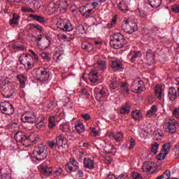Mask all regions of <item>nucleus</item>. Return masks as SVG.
Wrapping results in <instances>:
<instances>
[{"label":"nucleus","mask_w":179,"mask_h":179,"mask_svg":"<svg viewBox=\"0 0 179 179\" xmlns=\"http://www.w3.org/2000/svg\"><path fill=\"white\" fill-rule=\"evenodd\" d=\"M57 126V124H55V116H50L49 117V124H48V128L50 130L54 129L55 127Z\"/></svg>","instance_id":"obj_34"},{"label":"nucleus","mask_w":179,"mask_h":179,"mask_svg":"<svg viewBox=\"0 0 179 179\" xmlns=\"http://www.w3.org/2000/svg\"><path fill=\"white\" fill-rule=\"evenodd\" d=\"M171 10L174 12V13H179V6L177 4L172 6Z\"/></svg>","instance_id":"obj_56"},{"label":"nucleus","mask_w":179,"mask_h":179,"mask_svg":"<svg viewBox=\"0 0 179 179\" xmlns=\"http://www.w3.org/2000/svg\"><path fill=\"white\" fill-rule=\"evenodd\" d=\"M129 113H131V103L127 102L121 107L120 113L126 115L127 114H129Z\"/></svg>","instance_id":"obj_23"},{"label":"nucleus","mask_w":179,"mask_h":179,"mask_svg":"<svg viewBox=\"0 0 179 179\" xmlns=\"http://www.w3.org/2000/svg\"><path fill=\"white\" fill-rule=\"evenodd\" d=\"M30 53L32 54V57H33V59L34 61H37V59H38V56L37 55V54H36V52H34V51L31 50H29Z\"/></svg>","instance_id":"obj_60"},{"label":"nucleus","mask_w":179,"mask_h":179,"mask_svg":"<svg viewBox=\"0 0 179 179\" xmlns=\"http://www.w3.org/2000/svg\"><path fill=\"white\" fill-rule=\"evenodd\" d=\"M109 138L110 139H115L116 142H120L122 139L124 138V133L122 131L118 132H111L109 134Z\"/></svg>","instance_id":"obj_20"},{"label":"nucleus","mask_w":179,"mask_h":179,"mask_svg":"<svg viewBox=\"0 0 179 179\" xmlns=\"http://www.w3.org/2000/svg\"><path fill=\"white\" fill-rule=\"evenodd\" d=\"M94 96L98 101H101L104 99V96H107V92L103 86L99 85L94 89Z\"/></svg>","instance_id":"obj_10"},{"label":"nucleus","mask_w":179,"mask_h":179,"mask_svg":"<svg viewBox=\"0 0 179 179\" xmlns=\"http://www.w3.org/2000/svg\"><path fill=\"white\" fill-rule=\"evenodd\" d=\"M132 177L134 179H142V176L137 172L132 173Z\"/></svg>","instance_id":"obj_58"},{"label":"nucleus","mask_w":179,"mask_h":179,"mask_svg":"<svg viewBox=\"0 0 179 179\" xmlns=\"http://www.w3.org/2000/svg\"><path fill=\"white\" fill-rule=\"evenodd\" d=\"M173 114L176 117V118H179V108L175 109L173 111Z\"/></svg>","instance_id":"obj_63"},{"label":"nucleus","mask_w":179,"mask_h":179,"mask_svg":"<svg viewBox=\"0 0 179 179\" xmlns=\"http://www.w3.org/2000/svg\"><path fill=\"white\" fill-rule=\"evenodd\" d=\"M143 89H145V87H142L141 85H135V82H134L131 85V90L134 92V93L141 94V93L143 92Z\"/></svg>","instance_id":"obj_29"},{"label":"nucleus","mask_w":179,"mask_h":179,"mask_svg":"<svg viewBox=\"0 0 179 179\" xmlns=\"http://www.w3.org/2000/svg\"><path fill=\"white\" fill-rule=\"evenodd\" d=\"M66 169L70 171H76L79 169V163L75 158H71L70 162L67 163L66 165Z\"/></svg>","instance_id":"obj_15"},{"label":"nucleus","mask_w":179,"mask_h":179,"mask_svg":"<svg viewBox=\"0 0 179 179\" xmlns=\"http://www.w3.org/2000/svg\"><path fill=\"white\" fill-rule=\"evenodd\" d=\"M131 117L134 118V120L139 121L142 120V113H141L139 110H135L131 113Z\"/></svg>","instance_id":"obj_33"},{"label":"nucleus","mask_w":179,"mask_h":179,"mask_svg":"<svg viewBox=\"0 0 179 179\" xmlns=\"http://www.w3.org/2000/svg\"><path fill=\"white\" fill-rule=\"evenodd\" d=\"M164 128L167 132L170 134H174L177 131V127H176V122L173 120H169L164 124Z\"/></svg>","instance_id":"obj_16"},{"label":"nucleus","mask_w":179,"mask_h":179,"mask_svg":"<svg viewBox=\"0 0 179 179\" xmlns=\"http://www.w3.org/2000/svg\"><path fill=\"white\" fill-rule=\"evenodd\" d=\"M163 0H148L149 5L155 9L159 8Z\"/></svg>","instance_id":"obj_31"},{"label":"nucleus","mask_w":179,"mask_h":179,"mask_svg":"<svg viewBox=\"0 0 179 179\" xmlns=\"http://www.w3.org/2000/svg\"><path fill=\"white\" fill-rule=\"evenodd\" d=\"M17 79H18L21 85V87H24V86H26V77L24 75H17Z\"/></svg>","instance_id":"obj_37"},{"label":"nucleus","mask_w":179,"mask_h":179,"mask_svg":"<svg viewBox=\"0 0 179 179\" xmlns=\"http://www.w3.org/2000/svg\"><path fill=\"white\" fill-rule=\"evenodd\" d=\"M81 117H83V118H84V120H85V121H89V120H90L92 118V116H90V114H89V113H84V114L81 115Z\"/></svg>","instance_id":"obj_59"},{"label":"nucleus","mask_w":179,"mask_h":179,"mask_svg":"<svg viewBox=\"0 0 179 179\" xmlns=\"http://www.w3.org/2000/svg\"><path fill=\"white\" fill-rule=\"evenodd\" d=\"M59 129L62 132H68L71 131V127H69V125L67 124H63L59 127Z\"/></svg>","instance_id":"obj_45"},{"label":"nucleus","mask_w":179,"mask_h":179,"mask_svg":"<svg viewBox=\"0 0 179 179\" xmlns=\"http://www.w3.org/2000/svg\"><path fill=\"white\" fill-rule=\"evenodd\" d=\"M68 9V1H64L59 4L54 2L50 3L46 8L47 12L49 15H54L55 12L59 10V12H65Z\"/></svg>","instance_id":"obj_3"},{"label":"nucleus","mask_w":179,"mask_h":179,"mask_svg":"<svg viewBox=\"0 0 179 179\" xmlns=\"http://www.w3.org/2000/svg\"><path fill=\"white\" fill-rule=\"evenodd\" d=\"M76 30L79 34H85V33H86V30L85 29V27H83V25L77 27Z\"/></svg>","instance_id":"obj_48"},{"label":"nucleus","mask_w":179,"mask_h":179,"mask_svg":"<svg viewBox=\"0 0 179 179\" xmlns=\"http://www.w3.org/2000/svg\"><path fill=\"white\" fill-rule=\"evenodd\" d=\"M157 113V106L153 105L149 110L147 111L146 117H148V118H150V117H152Z\"/></svg>","instance_id":"obj_32"},{"label":"nucleus","mask_w":179,"mask_h":179,"mask_svg":"<svg viewBox=\"0 0 179 179\" xmlns=\"http://www.w3.org/2000/svg\"><path fill=\"white\" fill-rule=\"evenodd\" d=\"M171 149V144L170 143H167L163 145L162 152H164V153H166V155H168Z\"/></svg>","instance_id":"obj_42"},{"label":"nucleus","mask_w":179,"mask_h":179,"mask_svg":"<svg viewBox=\"0 0 179 179\" xmlns=\"http://www.w3.org/2000/svg\"><path fill=\"white\" fill-rule=\"evenodd\" d=\"M58 29H60L63 31H72L75 27L71 21L68 19H60L57 22Z\"/></svg>","instance_id":"obj_4"},{"label":"nucleus","mask_w":179,"mask_h":179,"mask_svg":"<svg viewBox=\"0 0 179 179\" xmlns=\"http://www.w3.org/2000/svg\"><path fill=\"white\" fill-rule=\"evenodd\" d=\"M168 97L171 101H174L177 99V90L174 87H171L168 92Z\"/></svg>","instance_id":"obj_26"},{"label":"nucleus","mask_w":179,"mask_h":179,"mask_svg":"<svg viewBox=\"0 0 179 179\" xmlns=\"http://www.w3.org/2000/svg\"><path fill=\"white\" fill-rule=\"evenodd\" d=\"M21 12H22L23 13H27V12L34 13V10L27 6H22L21 8Z\"/></svg>","instance_id":"obj_49"},{"label":"nucleus","mask_w":179,"mask_h":179,"mask_svg":"<svg viewBox=\"0 0 179 179\" xmlns=\"http://www.w3.org/2000/svg\"><path fill=\"white\" fill-rule=\"evenodd\" d=\"M75 128L78 134H82V132L85 131V126L82 122H80L76 124Z\"/></svg>","instance_id":"obj_39"},{"label":"nucleus","mask_w":179,"mask_h":179,"mask_svg":"<svg viewBox=\"0 0 179 179\" xmlns=\"http://www.w3.org/2000/svg\"><path fill=\"white\" fill-rule=\"evenodd\" d=\"M13 18H14V20L15 22H14V24H19V19H20V17L16 14V13H14L13 14Z\"/></svg>","instance_id":"obj_54"},{"label":"nucleus","mask_w":179,"mask_h":179,"mask_svg":"<svg viewBox=\"0 0 179 179\" xmlns=\"http://www.w3.org/2000/svg\"><path fill=\"white\" fill-rule=\"evenodd\" d=\"M48 145L50 149H54L57 148V146H58V145L57 144V141H48Z\"/></svg>","instance_id":"obj_50"},{"label":"nucleus","mask_w":179,"mask_h":179,"mask_svg":"<svg viewBox=\"0 0 179 179\" xmlns=\"http://www.w3.org/2000/svg\"><path fill=\"white\" fill-rule=\"evenodd\" d=\"M106 179H118L117 177H115V175H108L106 178Z\"/></svg>","instance_id":"obj_64"},{"label":"nucleus","mask_w":179,"mask_h":179,"mask_svg":"<svg viewBox=\"0 0 179 179\" xmlns=\"http://www.w3.org/2000/svg\"><path fill=\"white\" fill-rule=\"evenodd\" d=\"M20 62L24 66H28V68L34 67V59H33V56L29 53H23L20 56Z\"/></svg>","instance_id":"obj_5"},{"label":"nucleus","mask_w":179,"mask_h":179,"mask_svg":"<svg viewBox=\"0 0 179 179\" xmlns=\"http://www.w3.org/2000/svg\"><path fill=\"white\" fill-rule=\"evenodd\" d=\"M159 143H157V142H154L152 143V144L151 145V152L152 153H154V155H157V149H159Z\"/></svg>","instance_id":"obj_44"},{"label":"nucleus","mask_w":179,"mask_h":179,"mask_svg":"<svg viewBox=\"0 0 179 179\" xmlns=\"http://www.w3.org/2000/svg\"><path fill=\"white\" fill-rule=\"evenodd\" d=\"M81 94L82 96H85V97H89V96H90V94L89 93L87 90H86L85 88H83L82 90Z\"/></svg>","instance_id":"obj_57"},{"label":"nucleus","mask_w":179,"mask_h":179,"mask_svg":"<svg viewBox=\"0 0 179 179\" xmlns=\"http://www.w3.org/2000/svg\"><path fill=\"white\" fill-rule=\"evenodd\" d=\"M27 27L28 30H33L36 27V24H29L27 26Z\"/></svg>","instance_id":"obj_62"},{"label":"nucleus","mask_w":179,"mask_h":179,"mask_svg":"<svg viewBox=\"0 0 179 179\" xmlns=\"http://www.w3.org/2000/svg\"><path fill=\"white\" fill-rule=\"evenodd\" d=\"M22 122H29V124H36L38 120L34 113H29L28 115H23L21 117Z\"/></svg>","instance_id":"obj_11"},{"label":"nucleus","mask_w":179,"mask_h":179,"mask_svg":"<svg viewBox=\"0 0 179 179\" xmlns=\"http://www.w3.org/2000/svg\"><path fill=\"white\" fill-rule=\"evenodd\" d=\"M117 179H129V176L127 174H121L117 177Z\"/></svg>","instance_id":"obj_61"},{"label":"nucleus","mask_w":179,"mask_h":179,"mask_svg":"<svg viewBox=\"0 0 179 179\" xmlns=\"http://www.w3.org/2000/svg\"><path fill=\"white\" fill-rule=\"evenodd\" d=\"M142 170L144 173H153L156 170V164L150 161L143 163Z\"/></svg>","instance_id":"obj_12"},{"label":"nucleus","mask_w":179,"mask_h":179,"mask_svg":"<svg viewBox=\"0 0 179 179\" xmlns=\"http://www.w3.org/2000/svg\"><path fill=\"white\" fill-rule=\"evenodd\" d=\"M43 0H29V4L31 8L34 9H40Z\"/></svg>","instance_id":"obj_25"},{"label":"nucleus","mask_w":179,"mask_h":179,"mask_svg":"<svg viewBox=\"0 0 179 179\" xmlns=\"http://www.w3.org/2000/svg\"><path fill=\"white\" fill-rule=\"evenodd\" d=\"M129 57H131V62H135L137 58L142 57V52L141 51H131L129 53Z\"/></svg>","instance_id":"obj_28"},{"label":"nucleus","mask_w":179,"mask_h":179,"mask_svg":"<svg viewBox=\"0 0 179 179\" xmlns=\"http://www.w3.org/2000/svg\"><path fill=\"white\" fill-rule=\"evenodd\" d=\"M84 166L85 169L93 170L94 169V161L90 159V158H84Z\"/></svg>","instance_id":"obj_27"},{"label":"nucleus","mask_w":179,"mask_h":179,"mask_svg":"<svg viewBox=\"0 0 179 179\" xmlns=\"http://www.w3.org/2000/svg\"><path fill=\"white\" fill-rule=\"evenodd\" d=\"M171 176V172L170 171V170H166L162 175L157 177V179H169V177H170Z\"/></svg>","instance_id":"obj_41"},{"label":"nucleus","mask_w":179,"mask_h":179,"mask_svg":"<svg viewBox=\"0 0 179 179\" xmlns=\"http://www.w3.org/2000/svg\"><path fill=\"white\" fill-rule=\"evenodd\" d=\"M118 8L122 12V13H125V12H128V6L125 2L120 1L118 4Z\"/></svg>","instance_id":"obj_35"},{"label":"nucleus","mask_w":179,"mask_h":179,"mask_svg":"<svg viewBox=\"0 0 179 179\" xmlns=\"http://www.w3.org/2000/svg\"><path fill=\"white\" fill-rule=\"evenodd\" d=\"M103 150L104 152H106V153H112V155H115V152H117V149L111 143H106L105 144Z\"/></svg>","instance_id":"obj_19"},{"label":"nucleus","mask_w":179,"mask_h":179,"mask_svg":"<svg viewBox=\"0 0 179 179\" xmlns=\"http://www.w3.org/2000/svg\"><path fill=\"white\" fill-rule=\"evenodd\" d=\"M111 68H122V62L118 61H113L110 66Z\"/></svg>","instance_id":"obj_46"},{"label":"nucleus","mask_w":179,"mask_h":179,"mask_svg":"<svg viewBox=\"0 0 179 179\" xmlns=\"http://www.w3.org/2000/svg\"><path fill=\"white\" fill-rule=\"evenodd\" d=\"M14 138L16 142H20L22 146H26V148H27V146H30V143H29V138L26 136V134L24 132L22 131L17 132L15 134Z\"/></svg>","instance_id":"obj_9"},{"label":"nucleus","mask_w":179,"mask_h":179,"mask_svg":"<svg viewBox=\"0 0 179 179\" xmlns=\"http://www.w3.org/2000/svg\"><path fill=\"white\" fill-rule=\"evenodd\" d=\"M41 169V173L45 176V177H50L52 175V167H49L46 163H43L39 166Z\"/></svg>","instance_id":"obj_14"},{"label":"nucleus","mask_w":179,"mask_h":179,"mask_svg":"<svg viewBox=\"0 0 179 179\" xmlns=\"http://www.w3.org/2000/svg\"><path fill=\"white\" fill-rule=\"evenodd\" d=\"M56 143L59 148H66L68 139L62 134H57L56 136Z\"/></svg>","instance_id":"obj_13"},{"label":"nucleus","mask_w":179,"mask_h":179,"mask_svg":"<svg viewBox=\"0 0 179 179\" xmlns=\"http://www.w3.org/2000/svg\"><path fill=\"white\" fill-rule=\"evenodd\" d=\"M50 78V73L47 72V71H41V78L39 80H48Z\"/></svg>","instance_id":"obj_36"},{"label":"nucleus","mask_w":179,"mask_h":179,"mask_svg":"<svg viewBox=\"0 0 179 179\" xmlns=\"http://www.w3.org/2000/svg\"><path fill=\"white\" fill-rule=\"evenodd\" d=\"M96 64L98 65V66H99V68H106L107 67L106 61H104V60H101V59L98 60L96 62Z\"/></svg>","instance_id":"obj_51"},{"label":"nucleus","mask_w":179,"mask_h":179,"mask_svg":"<svg viewBox=\"0 0 179 179\" xmlns=\"http://www.w3.org/2000/svg\"><path fill=\"white\" fill-rule=\"evenodd\" d=\"M155 93L158 100H162V97H163V87L162 85L158 84L155 86Z\"/></svg>","instance_id":"obj_24"},{"label":"nucleus","mask_w":179,"mask_h":179,"mask_svg":"<svg viewBox=\"0 0 179 179\" xmlns=\"http://www.w3.org/2000/svg\"><path fill=\"white\" fill-rule=\"evenodd\" d=\"M41 57L43 58V59H45V61H50V54L45 52H43L41 53Z\"/></svg>","instance_id":"obj_52"},{"label":"nucleus","mask_w":179,"mask_h":179,"mask_svg":"<svg viewBox=\"0 0 179 179\" xmlns=\"http://www.w3.org/2000/svg\"><path fill=\"white\" fill-rule=\"evenodd\" d=\"M89 80H90L92 83L99 82V72L95 69L91 70L89 73Z\"/></svg>","instance_id":"obj_18"},{"label":"nucleus","mask_w":179,"mask_h":179,"mask_svg":"<svg viewBox=\"0 0 179 179\" xmlns=\"http://www.w3.org/2000/svg\"><path fill=\"white\" fill-rule=\"evenodd\" d=\"M62 171H63L62 169L59 168L52 172V176L55 177V178H59V177H61V176H62Z\"/></svg>","instance_id":"obj_40"},{"label":"nucleus","mask_w":179,"mask_h":179,"mask_svg":"<svg viewBox=\"0 0 179 179\" xmlns=\"http://www.w3.org/2000/svg\"><path fill=\"white\" fill-rule=\"evenodd\" d=\"M40 139V136L36 133H31L28 138L29 143L30 145V142L32 143H37V141Z\"/></svg>","instance_id":"obj_30"},{"label":"nucleus","mask_w":179,"mask_h":179,"mask_svg":"<svg viewBox=\"0 0 179 179\" xmlns=\"http://www.w3.org/2000/svg\"><path fill=\"white\" fill-rule=\"evenodd\" d=\"M33 155L36 160L39 162L45 160L48 156V148L43 144L36 146L34 149Z\"/></svg>","instance_id":"obj_2"},{"label":"nucleus","mask_w":179,"mask_h":179,"mask_svg":"<svg viewBox=\"0 0 179 179\" xmlns=\"http://www.w3.org/2000/svg\"><path fill=\"white\" fill-rule=\"evenodd\" d=\"M145 58L147 59L148 65H152V64H155V58H156L155 52H153L152 50H148L146 52Z\"/></svg>","instance_id":"obj_17"},{"label":"nucleus","mask_w":179,"mask_h":179,"mask_svg":"<svg viewBox=\"0 0 179 179\" xmlns=\"http://www.w3.org/2000/svg\"><path fill=\"white\" fill-rule=\"evenodd\" d=\"M166 156H167V154L164 152H162L156 156L157 160H164L166 159Z\"/></svg>","instance_id":"obj_47"},{"label":"nucleus","mask_w":179,"mask_h":179,"mask_svg":"<svg viewBox=\"0 0 179 179\" xmlns=\"http://www.w3.org/2000/svg\"><path fill=\"white\" fill-rule=\"evenodd\" d=\"M28 17H29L30 19H32V20H35L36 22L41 23V24H44V23H45V17L41 15L29 14Z\"/></svg>","instance_id":"obj_22"},{"label":"nucleus","mask_w":179,"mask_h":179,"mask_svg":"<svg viewBox=\"0 0 179 179\" xmlns=\"http://www.w3.org/2000/svg\"><path fill=\"white\" fill-rule=\"evenodd\" d=\"M81 48L83 50H87V51H92V50H93V45L92 43H89L87 42H83L81 45Z\"/></svg>","instance_id":"obj_38"},{"label":"nucleus","mask_w":179,"mask_h":179,"mask_svg":"<svg viewBox=\"0 0 179 179\" xmlns=\"http://www.w3.org/2000/svg\"><path fill=\"white\" fill-rule=\"evenodd\" d=\"M136 27V24L131 20H126L122 22V29L125 31V33H128L131 34L135 31V27Z\"/></svg>","instance_id":"obj_8"},{"label":"nucleus","mask_w":179,"mask_h":179,"mask_svg":"<svg viewBox=\"0 0 179 179\" xmlns=\"http://www.w3.org/2000/svg\"><path fill=\"white\" fill-rule=\"evenodd\" d=\"M136 145V141L134 138H130V146L129 147V150H131L134 146Z\"/></svg>","instance_id":"obj_55"},{"label":"nucleus","mask_w":179,"mask_h":179,"mask_svg":"<svg viewBox=\"0 0 179 179\" xmlns=\"http://www.w3.org/2000/svg\"><path fill=\"white\" fill-rule=\"evenodd\" d=\"M0 110L3 114H6V115H12L15 113V108L12 103L4 101L0 103Z\"/></svg>","instance_id":"obj_7"},{"label":"nucleus","mask_w":179,"mask_h":179,"mask_svg":"<svg viewBox=\"0 0 179 179\" xmlns=\"http://www.w3.org/2000/svg\"><path fill=\"white\" fill-rule=\"evenodd\" d=\"M80 12L83 16H86V17H87L88 16H90V15L93 13V9L86 10V8L83 7V11L80 10Z\"/></svg>","instance_id":"obj_43"},{"label":"nucleus","mask_w":179,"mask_h":179,"mask_svg":"<svg viewBox=\"0 0 179 179\" xmlns=\"http://www.w3.org/2000/svg\"><path fill=\"white\" fill-rule=\"evenodd\" d=\"M13 84L9 80H6L2 82L0 86V92L3 97H9V92L12 90Z\"/></svg>","instance_id":"obj_6"},{"label":"nucleus","mask_w":179,"mask_h":179,"mask_svg":"<svg viewBox=\"0 0 179 179\" xmlns=\"http://www.w3.org/2000/svg\"><path fill=\"white\" fill-rule=\"evenodd\" d=\"M124 44H127V41L125 40V38L122 34L115 33L113 34V36H110V45L115 50L122 48Z\"/></svg>","instance_id":"obj_1"},{"label":"nucleus","mask_w":179,"mask_h":179,"mask_svg":"<svg viewBox=\"0 0 179 179\" xmlns=\"http://www.w3.org/2000/svg\"><path fill=\"white\" fill-rule=\"evenodd\" d=\"M36 127L37 129H43L44 127H45V124L42 120H41L36 124Z\"/></svg>","instance_id":"obj_53"},{"label":"nucleus","mask_w":179,"mask_h":179,"mask_svg":"<svg viewBox=\"0 0 179 179\" xmlns=\"http://www.w3.org/2000/svg\"><path fill=\"white\" fill-rule=\"evenodd\" d=\"M120 87V80L117 78V77H112L109 80V87L111 90H114V89H117V87Z\"/></svg>","instance_id":"obj_21"}]
</instances>
